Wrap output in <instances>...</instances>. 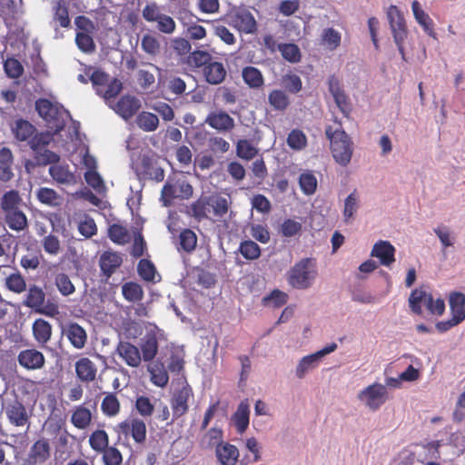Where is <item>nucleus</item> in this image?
Returning <instances> with one entry per match:
<instances>
[{"mask_svg": "<svg viewBox=\"0 0 465 465\" xmlns=\"http://www.w3.org/2000/svg\"><path fill=\"white\" fill-rule=\"evenodd\" d=\"M134 187L135 186L133 184L130 186L133 194L127 200V205L132 213L133 218L137 219L135 226L132 228V233L124 225L114 223L108 228V237L113 242L118 245H124L133 239L134 242L131 249V254L134 257H140L143 253V219L140 213V206L143 201V190L141 188L134 192Z\"/></svg>", "mask_w": 465, "mask_h": 465, "instance_id": "obj_1", "label": "nucleus"}, {"mask_svg": "<svg viewBox=\"0 0 465 465\" xmlns=\"http://www.w3.org/2000/svg\"><path fill=\"white\" fill-rule=\"evenodd\" d=\"M35 109L45 122L47 128L54 133L62 131L66 121L71 119L69 112L62 104L48 99H38L35 102Z\"/></svg>", "mask_w": 465, "mask_h": 465, "instance_id": "obj_2", "label": "nucleus"}, {"mask_svg": "<svg viewBox=\"0 0 465 465\" xmlns=\"http://www.w3.org/2000/svg\"><path fill=\"white\" fill-rule=\"evenodd\" d=\"M318 276L316 261L312 258H303L297 262L288 272V282L295 289L310 288Z\"/></svg>", "mask_w": 465, "mask_h": 465, "instance_id": "obj_3", "label": "nucleus"}, {"mask_svg": "<svg viewBox=\"0 0 465 465\" xmlns=\"http://www.w3.org/2000/svg\"><path fill=\"white\" fill-rule=\"evenodd\" d=\"M325 134L330 140L331 152L335 162L341 166H347L353 153V143L350 136L344 130H332L331 126L326 127Z\"/></svg>", "mask_w": 465, "mask_h": 465, "instance_id": "obj_4", "label": "nucleus"}, {"mask_svg": "<svg viewBox=\"0 0 465 465\" xmlns=\"http://www.w3.org/2000/svg\"><path fill=\"white\" fill-rule=\"evenodd\" d=\"M178 387L174 389L171 397L173 416L178 419L189 410V401L193 398V388L188 383L184 375L177 379Z\"/></svg>", "mask_w": 465, "mask_h": 465, "instance_id": "obj_5", "label": "nucleus"}, {"mask_svg": "<svg viewBox=\"0 0 465 465\" xmlns=\"http://www.w3.org/2000/svg\"><path fill=\"white\" fill-rule=\"evenodd\" d=\"M387 17L394 42L400 54H401L402 59L405 60L403 43L407 38L408 30L404 16L396 5H391L387 11Z\"/></svg>", "mask_w": 465, "mask_h": 465, "instance_id": "obj_6", "label": "nucleus"}, {"mask_svg": "<svg viewBox=\"0 0 465 465\" xmlns=\"http://www.w3.org/2000/svg\"><path fill=\"white\" fill-rule=\"evenodd\" d=\"M171 343L163 330L147 322V361H152L158 351L163 353L170 349Z\"/></svg>", "mask_w": 465, "mask_h": 465, "instance_id": "obj_7", "label": "nucleus"}, {"mask_svg": "<svg viewBox=\"0 0 465 465\" xmlns=\"http://www.w3.org/2000/svg\"><path fill=\"white\" fill-rule=\"evenodd\" d=\"M117 431L125 439L132 438L135 442L141 443L145 440V422L136 413L132 412L125 420L117 425Z\"/></svg>", "mask_w": 465, "mask_h": 465, "instance_id": "obj_8", "label": "nucleus"}, {"mask_svg": "<svg viewBox=\"0 0 465 465\" xmlns=\"http://www.w3.org/2000/svg\"><path fill=\"white\" fill-rule=\"evenodd\" d=\"M147 22L153 24L155 30L165 35L173 34L176 28L173 17L162 13L155 3L147 5Z\"/></svg>", "mask_w": 465, "mask_h": 465, "instance_id": "obj_9", "label": "nucleus"}, {"mask_svg": "<svg viewBox=\"0 0 465 465\" xmlns=\"http://www.w3.org/2000/svg\"><path fill=\"white\" fill-rule=\"evenodd\" d=\"M358 398L371 411H377L387 401V389L381 383H373L362 390Z\"/></svg>", "mask_w": 465, "mask_h": 465, "instance_id": "obj_10", "label": "nucleus"}, {"mask_svg": "<svg viewBox=\"0 0 465 465\" xmlns=\"http://www.w3.org/2000/svg\"><path fill=\"white\" fill-rule=\"evenodd\" d=\"M230 25L239 32L254 34L257 30V23L252 14L245 9H237L229 15Z\"/></svg>", "mask_w": 465, "mask_h": 465, "instance_id": "obj_11", "label": "nucleus"}, {"mask_svg": "<svg viewBox=\"0 0 465 465\" xmlns=\"http://www.w3.org/2000/svg\"><path fill=\"white\" fill-rule=\"evenodd\" d=\"M336 349L337 344L335 342H331L315 353L303 357L296 367V376L299 379H302L309 370L317 366L320 359L334 351Z\"/></svg>", "mask_w": 465, "mask_h": 465, "instance_id": "obj_12", "label": "nucleus"}, {"mask_svg": "<svg viewBox=\"0 0 465 465\" xmlns=\"http://www.w3.org/2000/svg\"><path fill=\"white\" fill-rule=\"evenodd\" d=\"M204 123L219 133H229L235 127L234 119L223 110L210 112Z\"/></svg>", "mask_w": 465, "mask_h": 465, "instance_id": "obj_13", "label": "nucleus"}, {"mask_svg": "<svg viewBox=\"0 0 465 465\" xmlns=\"http://www.w3.org/2000/svg\"><path fill=\"white\" fill-rule=\"evenodd\" d=\"M4 411L12 425L23 427L29 422V414L25 407L17 400L7 401L4 405Z\"/></svg>", "mask_w": 465, "mask_h": 465, "instance_id": "obj_14", "label": "nucleus"}, {"mask_svg": "<svg viewBox=\"0 0 465 465\" xmlns=\"http://www.w3.org/2000/svg\"><path fill=\"white\" fill-rule=\"evenodd\" d=\"M328 85L329 91L333 96L337 106L345 116H348L351 111V103L344 93L338 77L331 75L328 80Z\"/></svg>", "mask_w": 465, "mask_h": 465, "instance_id": "obj_15", "label": "nucleus"}, {"mask_svg": "<svg viewBox=\"0 0 465 465\" xmlns=\"http://www.w3.org/2000/svg\"><path fill=\"white\" fill-rule=\"evenodd\" d=\"M122 263V254L113 250L104 252L99 257L101 272L107 279L116 272Z\"/></svg>", "mask_w": 465, "mask_h": 465, "instance_id": "obj_16", "label": "nucleus"}, {"mask_svg": "<svg viewBox=\"0 0 465 465\" xmlns=\"http://www.w3.org/2000/svg\"><path fill=\"white\" fill-rule=\"evenodd\" d=\"M19 364L26 370H38L45 365L44 354L35 349H26L19 352L17 356Z\"/></svg>", "mask_w": 465, "mask_h": 465, "instance_id": "obj_17", "label": "nucleus"}, {"mask_svg": "<svg viewBox=\"0 0 465 465\" xmlns=\"http://www.w3.org/2000/svg\"><path fill=\"white\" fill-rule=\"evenodd\" d=\"M50 457V445L45 439L36 440L30 449L25 465H36L45 462Z\"/></svg>", "mask_w": 465, "mask_h": 465, "instance_id": "obj_18", "label": "nucleus"}, {"mask_svg": "<svg viewBox=\"0 0 465 465\" xmlns=\"http://www.w3.org/2000/svg\"><path fill=\"white\" fill-rule=\"evenodd\" d=\"M116 114L127 120L131 118L141 107L140 100L134 96H123L114 105L109 104Z\"/></svg>", "mask_w": 465, "mask_h": 465, "instance_id": "obj_19", "label": "nucleus"}, {"mask_svg": "<svg viewBox=\"0 0 465 465\" xmlns=\"http://www.w3.org/2000/svg\"><path fill=\"white\" fill-rule=\"evenodd\" d=\"M205 81L210 84H220L226 77L227 72L223 63L210 61L203 69Z\"/></svg>", "mask_w": 465, "mask_h": 465, "instance_id": "obj_20", "label": "nucleus"}, {"mask_svg": "<svg viewBox=\"0 0 465 465\" xmlns=\"http://www.w3.org/2000/svg\"><path fill=\"white\" fill-rule=\"evenodd\" d=\"M371 254V256L378 258L381 263L384 266H390L395 261V248L388 241H379L376 242Z\"/></svg>", "mask_w": 465, "mask_h": 465, "instance_id": "obj_21", "label": "nucleus"}, {"mask_svg": "<svg viewBox=\"0 0 465 465\" xmlns=\"http://www.w3.org/2000/svg\"><path fill=\"white\" fill-rule=\"evenodd\" d=\"M410 307L416 314H421V304L430 312L433 304V296L430 293L419 289L411 292L409 298Z\"/></svg>", "mask_w": 465, "mask_h": 465, "instance_id": "obj_22", "label": "nucleus"}, {"mask_svg": "<svg viewBox=\"0 0 465 465\" xmlns=\"http://www.w3.org/2000/svg\"><path fill=\"white\" fill-rule=\"evenodd\" d=\"M215 454L222 465H235L240 456L237 447L229 442L218 444Z\"/></svg>", "mask_w": 465, "mask_h": 465, "instance_id": "obj_23", "label": "nucleus"}, {"mask_svg": "<svg viewBox=\"0 0 465 465\" xmlns=\"http://www.w3.org/2000/svg\"><path fill=\"white\" fill-rule=\"evenodd\" d=\"M63 334L75 349H82L86 343V332L84 329L77 323H70L67 325L64 328Z\"/></svg>", "mask_w": 465, "mask_h": 465, "instance_id": "obj_24", "label": "nucleus"}, {"mask_svg": "<svg viewBox=\"0 0 465 465\" xmlns=\"http://www.w3.org/2000/svg\"><path fill=\"white\" fill-rule=\"evenodd\" d=\"M411 9L417 23L423 28L424 32L435 38L436 33L434 32L433 20L424 12L417 0L412 2Z\"/></svg>", "mask_w": 465, "mask_h": 465, "instance_id": "obj_25", "label": "nucleus"}, {"mask_svg": "<svg viewBox=\"0 0 465 465\" xmlns=\"http://www.w3.org/2000/svg\"><path fill=\"white\" fill-rule=\"evenodd\" d=\"M75 372L81 381L90 382L95 379L97 369L90 359L81 358L75 362Z\"/></svg>", "mask_w": 465, "mask_h": 465, "instance_id": "obj_26", "label": "nucleus"}, {"mask_svg": "<svg viewBox=\"0 0 465 465\" xmlns=\"http://www.w3.org/2000/svg\"><path fill=\"white\" fill-rule=\"evenodd\" d=\"M13 163L14 157L11 150L6 147L0 149V180L2 182H8L13 178Z\"/></svg>", "mask_w": 465, "mask_h": 465, "instance_id": "obj_27", "label": "nucleus"}, {"mask_svg": "<svg viewBox=\"0 0 465 465\" xmlns=\"http://www.w3.org/2000/svg\"><path fill=\"white\" fill-rule=\"evenodd\" d=\"M49 173L58 183L72 184L75 183V176L69 170L68 165L55 163L49 167Z\"/></svg>", "mask_w": 465, "mask_h": 465, "instance_id": "obj_28", "label": "nucleus"}, {"mask_svg": "<svg viewBox=\"0 0 465 465\" xmlns=\"http://www.w3.org/2000/svg\"><path fill=\"white\" fill-rule=\"evenodd\" d=\"M243 82L252 89H259L264 84V77L260 69L249 65L242 70Z\"/></svg>", "mask_w": 465, "mask_h": 465, "instance_id": "obj_29", "label": "nucleus"}, {"mask_svg": "<svg viewBox=\"0 0 465 465\" xmlns=\"http://www.w3.org/2000/svg\"><path fill=\"white\" fill-rule=\"evenodd\" d=\"M12 132L18 141L29 143L35 134V128L28 121L19 119L14 123Z\"/></svg>", "mask_w": 465, "mask_h": 465, "instance_id": "obj_30", "label": "nucleus"}, {"mask_svg": "<svg viewBox=\"0 0 465 465\" xmlns=\"http://www.w3.org/2000/svg\"><path fill=\"white\" fill-rule=\"evenodd\" d=\"M249 415L250 410L248 403L242 401L232 415V420L238 433H243L248 428L250 421Z\"/></svg>", "mask_w": 465, "mask_h": 465, "instance_id": "obj_31", "label": "nucleus"}, {"mask_svg": "<svg viewBox=\"0 0 465 465\" xmlns=\"http://www.w3.org/2000/svg\"><path fill=\"white\" fill-rule=\"evenodd\" d=\"M268 104L274 111L284 112L290 106L291 101L285 91L273 89L268 94Z\"/></svg>", "mask_w": 465, "mask_h": 465, "instance_id": "obj_32", "label": "nucleus"}, {"mask_svg": "<svg viewBox=\"0 0 465 465\" xmlns=\"http://www.w3.org/2000/svg\"><path fill=\"white\" fill-rule=\"evenodd\" d=\"M118 353L120 357L129 365V366H138L141 362V355L138 349L128 343V342H121L118 346Z\"/></svg>", "mask_w": 465, "mask_h": 465, "instance_id": "obj_33", "label": "nucleus"}, {"mask_svg": "<svg viewBox=\"0 0 465 465\" xmlns=\"http://www.w3.org/2000/svg\"><path fill=\"white\" fill-rule=\"evenodd\" d=\"M5 221L11 230L16 232L25 230L28 225L25 214L19 209L5 213Z\"/></svg>", "mask_w": 465, "mask_h": 465, "instance_id": "obj_34", "label": "nucleus"}, {"mask_svg": "<svg viewBox=\"0 0 465 465\" xmlns=\"http://www.w3.org/2000/svg\"><path fill=\"white\" fill-rule=\"evenodd\" d=\"M450 308L451 316L455 317L458 322L465 320V295L456 292L450 295Z\"/></svg>", "mask_w": 465, "mask_h": 465, "instance_id": "obj_35", "label": "nucleus"}, {"mask_svg": "<svg viewBox=\"0 0 465 465\" xmlns=\"http://www.w3.org/2000/svg\"><path fill=\"white\" fill-rule=\"evenodd\" d=\"M45 301V294L41 287H38L36 285H32L29 287L26 298L24 302V304L34 310L35 312L36 309H39L42 307V303Z\"/></svg>", "mask_w": 465, "mask_h": 465, "instance_id": "obj_36", "label": "nucleus"}, {"mask_svg": "<svg viewBox=\"0 0 465 465\" xmlns=\"http://www.w3.org/2000/svg\"><path fill=\"white\" fill-rule=\"evenodd\" d=\"M223 438V432L222 429L218 427H213L209 429L202 437L200 445L203 449H212L217 447L218 444H222Z\"/></svg>", "mask_w": 465, "mask_h": 465, "instance_id": "obj_37", "label": "nucleus"}, {"mask_svg": "<svg viewBox=\"0 0 465 465\" xmlns=\"http://www.w3.org/2000/svg\"><path fill=\"white\" fill-rule=\"evenodd\" d=\"M133 144V140L128 141L127 147L131 151L132 168L134 170L137 179L141 181V176L145 170V154H142V152H137Z\"/></svg>", "mask_w": 465, "mask_h": 465, "instance_id": "obj_38", "label": "nucleus"}, {"mask_svg": "<svg viewBox=\"0 0 465 465\" xmlns=\"http://www.w3.org/2000/svg\"><path fill=\"white\" fill-rule=\"evenodd\" d=\"M151 374V381L158 387L163 388L169 381L168 372L163 362H156L152 368H147Z\"/></svg>", "mask_w": 465, "mask_h": 465, "instance_id": "obj_39", "label": "nucleus"}, {"mask_svg": "<svg viewBox=\"0 0 465 465\" xmlns=\"http://www.w3.org/2000/svg\"><path fill=\"white\" fill-rule=\"evenodd\" d=\"M33 332L38 342L45 343L51 338L52 327L48 322L37 319L33 324Z\"/></svg>", "mask_w": 465, "mask_h": 465, "instance_id": "obj_40", "label": "nucleus"}, {"mask_svg": "<svg viewBox=\"0 0 465 465\" xmlns=\"http://www.w3.org/2000/svg\"><path fill=\"white\" fill-rule=\"evenodd\" d=\"M245 448L252 453V456L245 455L241 460L242 465L256 463L261 460V446L256 438L251 437L246 439Z\"/></svg>", "mask_w": 465, "mask_h": 465, "instance_id": "obj_41", "label": "nucleus"}, {"mask_svg": "<svg viewBox=\"0 0 465 465\" xmlns=\"http://www.w3.org/2000/svg\"><path fill=\"white\" fill-rule=\"evenodd\" d=\"M91 411L84 406L77 407L71 417L74 426L81 430L85 429L91 423Z\"/></svg>", "mask_w": 465, "mask_h": 465, "instance_id": "obj_42", "label": "nucleus"}, {"mask_svg": "<svg viewBox=\"0 0 465 465\" xmlns=\"http://www.w3.org/2000/svg\"><path fill=\"white\" fill-rule=\"evenodd\" d=\"M21 202L22 198L19 193L15 190H10L5 193L1 198V209L5 213L13 210H18Z\"/></svg>", "mask_w": 465, "mask_h": 465, "instance_id": "obj_43", "label": "nucleus"}, {"mask_svg": "<svg viewBox=\"0 0 465 465\" xmlns=\"http://www.w3.org/2000/svg\"><path fill=\"white\" fill-rule=\"evenodd\" d=\"M341 41V35L337 30L331 27L323 30L322 34L321 43L322 45H325L329 50H336L340 46Z\"/></svg>", "mask_w": 465, "mask_h": 465, "instance_id": "obj_44", "label": "nucleus"}, {"mask_svg": "<svg viewBox=\"0 0 465 465\" xmlns=\"http://www.w3.org/2000/svg\"><path fill=\"white\" fill-rule=\"evenodd\" d=\"M238 252L246 260H256L261 256L260 246L252 240L242 241L238 248Z\"/></svg>", "mask_w": 465, "mask_h": 465, "instance_id": "obj_45", "label": "nucleus"}, {"mask_svg": "<svg viewBox=\"0 0 465 465\" xmlns=\"http://www.w3.org/2000/svg\"><path fill=\"white\" fill-rule=\"evenodd\" d=\"M101 410L105 416H116L120 411V402L116 395L114 393L106 394L102 401Z\"/></svg>", "mask_w": 465, "mask_h": 465, "instance_id": "obj_46", "label": "nucleus"}, {"mask_svg": "<svg viewBox=\"0 0 465 465\" xmlns=\"http://www.w3.org/2000/svg\"><path fill=\"white\" fill-rule=\"evenodd\" d=\"M258 153V149L247 139H240L236 143V154L243 160H251Z\"/></svg>", "mask_w": 465, "mask_h": 465, "instance_id": "obj_47", "label": "nucleus"}, {"mask_svg": "<svg viewBox=\"0 0 465 465\" xmlns=\"http://www.w3.org/2000/svg\"><path fill=\"white\" fill-rule=\"evenodd\" d=\"M36 197L43 204L47 206H58L60 197L57 193L50 188L41 187L36 192Z\"/></svg>", "mask_w": 465, "mask_h": 465, "instance_id": "obj_48", "label": "nucleus"}, {"mask_svg": "<svg viewBox=\"0 0 465 465\" xmlns=\"http://www.w3.org/2000/svg\"><path fill=\"white\" fill-rule=\"evenodd\" d=\"M278 50L281 52L282 57L290 63H298L301 60L302 54L300 48L295 44H280Z\"/></svg>", "mask_w": 465, "mask_h": 465, "instance_id": "obj_49", "label": "nucleus"}, {"mask_svg": "<svg viewBox=\"0 0 465 465\" xmlns=\"http://www.w3.org/2000/svg\"><path fill=\"white\" fill-rule=\"evenodd\" d=\"M55 134L49 130L45 133L34 134L29 142L30 147L35 152H41L54 140V134Z\"/></svg>", "mask_w": 465, "mask_h": 465, "instance_id": "obj_50", "label": "nucleus"}, {"mask_svg": "<svg viewBox=\"0 0 465 465\" xmlns=\"http://www.w3.org/2000/svg\"><path fill=\"white\" fill-rule=\"evenodd\" d=\"M89 443L94 450L102 452L108 447V435L104 430H96L90 435Z\"/></svg>", "mask_w": 465, "mask_h": 465, "instance_id": "obj_51", "label": "nucleus"}, {"mask_svg": "<svg viewBox=\"0 0 465 465\" xmlns=\"http://www.w3.org/2000/svg\"><path fill=\"white\" fill-rule=\"evenodd\" d=\"M77 229L79 233L86 239L93 237L97 232V226L94 220L88 215L80 218Z\"/></svg>", "mask_w": 465, "mask_h": 465, "instance_id": "obj_52", "label": "nucleus"}, {"mask_svg": "<svg viewBox=\"0 0 465 465\" xmlns=\"http://www.w3.org/2000/svg\"><path fill=\"white\" fill-rule=\"evenodd\" d=\"M211 60L212 56L208 52L197 50L192 53L190 52L185 62L190 67L197 68L201 66L204 67Z\"/></svg>", "mask_w": 465, "mask_h": 465, "instance_id": "obj_53", "label": "nucleus"}, {"mask_svg": "<svg viewBox=\"0 0 465 465\" xmlns=\"http://www.w3.org/2000/svg\"><path fill=\"white\" fill-rule=\"evenodd\" d=\"M287 144L293 150H302L307 145V137L300 129H293L287 137Z\"/></svg>", "mask_w": 465, "mask_h": 465, "instance_id": "obj_54", "label": "nucleus"}, {"mask_svg": "<svg viewBox=\"0 0 465 465\" xmlns=\"http://www.w3.org/2000/svg\"><path fill=\"white\" fill-rule=\"evenodd\" d=\"M92 34L93 33H76L75 44L83 53L92 54L95 51V44Z\"/></svg>", "mask_w": 465, "mask_h": 465, "instance_id": "obj_55", "label": "nucleus"}, {"mask_svg": "<svg viewBox=\"0 0 465 465\" xmlns=\"http://www.w3.org/2000/svg\"><path fill=\"white\" fill-rule=\"evenodd\" d=\"M299 184L302 193L306 195L313 194L317 189V179L311 172L300 175Z\"/></svg>", "mask_w": 465, "mask_h": 465, "instance_id": "obj_56", "label": "nucleus"}, {"mask_svg": "<svg viewBox=\"0 0 465 465\" xmlns=\"http://www.w3.org/2000/svg\"><path fill=\"white\" fill-rule=\"evenodd\" d=\"M122 90V83L118 79H112L107 82L104 87H99L98 95L104 97L106 101L115 97Z\"/></svg>", "mask_w": 465, "mask_h": 465, "instance_id": "obj_57", "label": "nucleus"}, {"mask_svg": "<svg viewBox=\"0 0 465 465\" xmlns=\"http://www.w3.org/2000/svg\"><path fill=\"white\" fill-rule=\"evenodd\" d=\"M122 292L124 297L129 302H137L143 298V289L135 282H129L123 285Z\"/></svg>", "mask_w": 465, "mask_h": 465, "instance_id": "obj_58", "label": "nucleus"}, {"mask_svg": "<svg viewBox=\"0 0 465 465\" xmlns=\"http://www.w3.org/2000/svg\"><path fill=\"white\" fill-rule=\"evenodd\" d=\"M54 9V21L58 23L61 27H68L70 25V18L67 7L57 1L53 7Z\"/></svg>", "mask_w": 465, "mask_h": 465, "instance_id": "obj_59", "label": "nucleus"}, {"mask_svg": "<svg viewBox=\"0 0 465 465\" xmlns=\"http://www.w3.org/2000/svg\"><path fill=\"white\" fill-rule=\"evenodd\" d=\"M85 182L96 193H103L105 191L104 181L96 170H87L84 173Z\"/></svg>", "mask_w": 465, "mask_h": 465, "instance_id": "obj_60", "label": "nucleus"}, {"mask_svg": "<svg viewBox=\"0 0 465 465\" xmlns=\"http://www.w3.org/2000/svg\"><path fill=\"white\" fill-rule=\"evenodd\" d=\"M197 244L196 234L190 229H184L180 233V245L187 252L195 249Z\"/></svg>", "mask_w": 465, "mask_h": 465, "instance_id": "obj_61", "label": "nucleus"}, {"mask_svg": "<svg viewBox=\"0 0 465 465\" xmlns=\"http://www.w3.org/2000/svg\"><path fill=\"white\" fill-rule=\"evenodd\" d=\"M55 285L64 296L71 295L75 291L70 278L65 273H58L55 276Z\"/></svg>", "mask_w": 465, "mask_h": 465, "instance_id": "obj_62", "label": "nucleus"}, {"mask_svg": "<svg viewBox=\"0 0 465 465\" xmlns=\"http://www.w3.org/2000/svg\"><path fill=\"white\" fill-rule=\"evenodd\" d=\"M208 206H210L209 198H200L191 205L192 215L197 220L207 217Z\"/></svg>", "mask_w": 465, "mask_h": 465, "instance_id": "obj_63", "label": "nucleus"}, {"mask_svg": "<svg viewBox=\"0 0 465 465\" xmlns=\"http://www.w3.org/2000/svg\"><path fill=\"white\" fill-rule=\"evenodd\" d=\"M4 68L10 78H18L24 72L22 64L15 58H7L4 63Z\"/></svg>", "mask_w": 465, "mask_h": 465, "instance_id": "obj_64", "label": "nucleus"}]
</instances>
